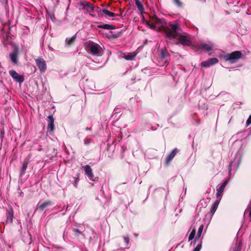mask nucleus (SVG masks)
<instances>
[{"instance_id":"nucleus-7","label":"nucleus","mask_w":251,"mask_h":251,"mask_svg":"<svg viewBox=\"0 0 251 251\" xmlns=\"http://www.w3.org/2000/svg\"><path fill=\"white\" fill-rule=\"evenodd\" d=\"M168 56L167 50L166 49L161 50L160 56L158 58V63L160 66H163L168 64Z\"/></svg>"},{"instance_id":"nucleus-28","label":"nucleus","mask_w":251,"mask_h":251,"mask_svg":"<svg viewBox=\"0 0 251 251\" xmlns=\"http://www.w3.org/2000/svg\"><path fill=\"white\" fill-rule=\"evenodd\" d=\"M242 248V242L239 241L238 243H236L235 249L233 251H241Z\"/></svg>"},{"instance_id":"nucleus-42","label":"nucleus","mask_w":251,"mask_h":251,"mask_svg":"<svg viewBox=\"0 0 251 251\" xmlns=\"http://www.w3.org/2000/svg\"><path fill=\"white\" fill-rule=\"evenodd\" d=\"M238 145V146H239V147H240V148L241 147H240V146H240V144H239V145Z\"/></svg>"},{"instance_id":"nucleus-31","label":"nucleus","mask_w":251,"mask_h":251,"mask_svg":"<svg viewBox=\"0 0 251 251\" xmlns=\"http://www.w3.org/2000/svg\"><path fill=\"white\" fill-rule=\"evenodd\" d=\"M201 65L202 67H205V68L209 67L211 66V65H210V62H209L208 60H206V61H202L201 63Z\"/></svg>"},{"instance_id":"nucleus-10","label":"nucleus","mask_w":251,"mask_h":251,"mask_svg":"<svg viewBox=\"0 0 251 251\" xmlns=\"http://www.w3.org/2000/svg\"><path fill=\"white\" fill-rule=\"evenodd\" d=\"M84 169L85 175L90 180L95 181L98 180L97 177L94 178V175L93 173L92 169L89 165H86L84 166Z\"/></svg>"},{"instance_id":"nucleus-27","label":"nucleus","mask_w":251,"mask_h":251,"mask_svg":"<svg viewBox=\"0 0 251 251\" xmlns=\"http://www.w3.org/2000/svg\"><path fill=\"white\" fill-rule=\"evenodd\" d=\"M75 39V36H73L72 37L70 38H67L66 39V43L68 45H70L72 43L74 42Z\"/></svg>"},{"instance_id":"nucleus-13","label":"nucleus","mask_w":251,"mask_h":251,"mask_svg":"<svg viewBox=\"0 0 251 251\" xmlns=\"http://www.w3.org/2000/svg\"><path fill=\"white\" fill-rule=\"evenodd\" d=\"M214 47V45L213 43L209 42L208 43L206 44L201 43L200 44V48L203 50L210 51Z\"/></svg>"},{"instance_id":"nucleus-29","label":"nucleus","mask_w":251,"mask_h":251,"mask_svg":"<svg viewBox=\"0 0 251 251\" xmlns=\"http://www.w3.org/2000/svg\"><path fill=\"white\" fill-rule=\"evenodd\" d=\"M208 60L211 66L217 64L219 61L218 59L216 58H212L209 59Z\"/></svg>"},{"instance_id":"nucleus-19","label":"nucleus","mask_w":251,"mask_h":251,"mask_svg":"<svg viewBox=\"0 0 251 251\" xmlns=\"http://www.w3.org/2000/svg\"><path fill=\"white\" fill-rule=\"evenodd\" d=\"M135 2L140 13L142 14L144 12V9L142 1L140 0H135Z\"/></svg>"},{"instance_id":"nucleus-23","label":"nucleus","mask_w":251,"mask_h":251,"mask_svg":"<svg viewBox=\"0 0 251 251\" xmlns=\"http://www.w3.org/2000/svg\"><path fill=\"white\" fill-rule=\"evenodd\" d=\"M27 164H28L27 161L25 160L23 162V164H22V167L21 168V176H23V175H24L25 171L27 167Z\"/></svg>"},{"instance_id":"nucleus-21","label":"nucleus","mask_w":251,"mask_h":251,"mask_svg":"<svg viewBox=\"0 0 251 251\" xmlns=\"http://www.w3.org/2000/svg\"><path fill=\"white\" fill-rule=\"evenodd\" d=\"M98 27L99 28H103L105 29L110 30L115 28V27L109 24H102L98 25Z\"/></svg>"},{"instance_id":"nucleus-12","label":"nucleus","mask_w":251,"mask_h":251,"mask_svg":"<svg viewBox=\"0 0 251 251\" xmlns=\"http://www.w3.org/2000/svg\"><path fill=\"white\" fill-rule=\"evenodd\" d=\"M228 183V180H226L224 181V182L221 184L220 186H218L217 188V193H216V196L217 198H221L222 197V194L223 192L224 191L226 186L227 184Z\"/></svg>"},{"instance_id":"nucleus-34","label":"nucleus","mask_w":251,"mask_h":251,"mask_svg":"<svg viewBox=\"0 0 251 251\" xmlns=\"http://www.w3.org/2000/svg\"><path fill=\"white\" fill-rule=\"evenodd\" d=\"M0 2L5 8L8 7V0H0Z\"/></svg>"},{"instance_id":"nucleus-38","label":"nucleus","mask_w":251,"mask_h":251,"mask_svg":"<svg viewBox=\"0 0 251 251\" xmlns=\"http://www.w3.org/2000/svg\"><path fill=\"white\" fill-rule=\"evenodd\" d=\"M124 240H125V242L127 244H128V243H129V239L128 236H125V237H124Z\"/></svg>"},{"instance_id":"nucleus-6","label":"nucleus","mask_w":251,"mask_h":251,"mask_svg":"<svg viewBox=\"0 0 251 251\" xmlns=\"http://www.w3.org/2000/svg\"><path fill=\"white\" fill-rule=\"evenodd\" d=\"M180 30V28L179 27V30L178 31V35L175 36V37L171 39V40H173L175 39L176 37H178V41H176L175 43L177 44L178 43L182 44L184 46H190L191 44V41L190 39V37L188 36H185L184 35H180L179 32Z\"/></svg>"},{"instance_id":"nucleus-41","label":"nucleus","mask_w":251,"mask_h":251,"mask_svg":"<svg viewBox=\"0 0 251 251\" xmlns=\"http://www.w3.org/2000/svg\"><path fill=\"white\" fill-rule=\"evenodd\" d=\"M86 129L87 130H91V128H86Z\"/></svg>"},{"instance_id":"nucleus-26","label":"nucleus","mask_w":251,"mask_h":251,"mask_svg":"<svg viewBox=\"0 0 251 251\" xmlns=\"http://www.w3.org/2000/svg\"><path fill=\"white\" fill-rule=\"evenodd\" d=\"M245 212L246 213H249V217H250V218L251 219V199L250 203H249V205H248V207L246 208Z\"/></svg>"},{"instance_id":"nucleus-20","label":"nucleus","mask_w":251,"mask_h":251,"mask_svg":"<svg viewBox=\"0 0 251 251\" xmlns=\"http://www.w3.org/2000/svg\"><path fill=\"white\" fill-rule=\"evenodd\" d=\"M84 8L88 12H92L94 11V6L93 5L89 2H86L84 5Z\"/></svg>"},{"instance_id":"nucleus-30","label":"nucleus","mask_w":251,"mask_h":251,"mask_svg":"<svg viewBox=\"0 0 251 251\" xmlns=\"http://www.w3.org/2000/svg\"><path fill=\"white\" fill-rule=\"evenodd\" d=\"M79 174H77L75 177V180L73 182V184L75 187H77V183L79 181Z\"/></svg>"},{"instance_id":"nucleus-9","label":"nucleus","mask_w":251,"mask_h":251,"mask_svg":"<svg viewBox=\"0 0 251 251\" xmlns=\"http://www.w3.org/2000/svg\"><path fill=\"white\" fill-rule=\"evenodd\" d=\"M35 62L41 72L44 73L47 69V65L45 60L41 57L35 59Z\"/></svg>"},{"instance_id":"nucleus-25","label":"nucleus","mask_w":251,"mask_h":251,"mask_svg":"<svg viewBox=\"0 0 251 251\" xmlns=\"http://www.w3.org/2000/svg\"><path fill=\"white\" fill-rule=\"evenodd\" d=\"M51 204V202L50 201H47L41 204L39 208L41 210H43L46 206L50 205Z\"/></svg>"},{"instance_id":"nucleus-16","label":"nucleus","mask_w":251,"mask_h":251,"mask_svg":"<svg viewBox=\"0 0 251 251\" xmlns=\"http://www.w3.org/2000/svg\"><path fill=\"white\" fill-rule=\"evenodd\" d=\"M100 15L101 16H105L106 17H112L117 16V14H116L114 13H112L111 12H110L108 10L104 9H100Z\"/></svg>"},{"instance_id":"nucleus-35","label":"nucleus","mask_w":251,"mask_h":251,"mask_svg":"<svg viewBox=\"0 0 251 251\" xmlns=\"http://www.w3.org/2000/svg\"><path fill=\"white\" fill-rule=\"evenodd\" d=\"M73 231L75 233V235L77 236H79V235L81 234V232L78 228H74Z\"/></svg>"},{"instance_id":"nucleus-37","label":"nucleus","mask_w":251,"mask_h":251,"mask_svg":"<svg viewBox=\"0 0 251 251\" xmlns=\"http://www.w3.org/2000/svg\"><path fill=\"white\" fill-rule=\"evenodd\" d=\"M251 124V115L249 116L246 122L247 126H249Z\"/></svg>"},{"instance_id":"nucleus-1","label":"nucleus","mask_w":251,"mask_h":251,"mask_svg":"<svg viewBox=\"0 0 251 251\" xmlns=\"http://www.w3.org/2000/svg\"><path fill=\"white\" fill-rule=\"evenodd\" d=\"M153 21L156 25V30L163 31L168 39L171 40L175 36L178 35V31L179 30V26L177 23H167L156 17L153 19Z\"/></svg>"},{"instance_id":"nucleus-3","label":"nucleus","mask_w":251,"mask_h":251,"mask_svg":"<svg viewBox=\"0 0 251 251\" xmlns=\"http://www.w3.org/2000/svg\"><path fill=\"white\" fill-rule=\"evenodd\" d=\"M86 48L88 52L93 55L100 56L102 54L101 48L96 43H89L86 45Z\"/></svg>"},{"instance_id":"nucleus-22","label":"nucleus","mask_w":251,"mask_h":251,"mask_svg":"<svg viewBox=\"0 0 251 251\" xmlns=\"http://www.w3.org/2000/svg\"><path fill=\"white\" fill-rule=\"evenodd\" d=\"M136 53H129L127 55H124L123 57L126 60H133L136 56Z\"/></svg>"},{"instance_id":"nucleus-14","label":"nucleus","mask_w":251,"mask_h":251,"mask_svg":"<svg viewBox=\"0 0 251 251\" xmlns=\"http://www.w3.org/2000/svg\"><path fill=\"white\" fill-rule=\"evenodd\" d=\"M48 118L49 120L48 125V130L50 133H51L53 132L54 129V119L52 115H49Z\"/></svg>"},{"instance_id":"nucleus-5","label":"nucleus","mask_w":251,"mask_h":251,"mask_svg":"<svg viewBox=\"0 0 251 251\" xmlns=\"http://www.w3.org/2000/svg\"><path fill=\"white\" fill-rule=\"evenodd\" d=\"M204 228V226L201 225L200 226L198 233L196 235V231L195 229H193L189 236V241H191V246H194L196 244L197 240L200 238Z\"/></svg>"},{"instance_id":"nucleus-17","label":"nucleus","mask_w":251,"mask_h":251,"mask_svg":"<svg viewBox=\"0 0 251 251\" xmlns=\"http://www.w3.org/2000/svg\"><path fill=\"white\" fill-rule=\"evenodd\" d=\"M178 151V150L176 148H175L168 155V156L166 158V163L167 164L169 163L172 160V159L174 158V157L176 156Z\"/></svg>"},{"instance_id":"nucleus-33","label":"nucleus","mask_w":251,"mask_h":251,"mask_svg":"<svg viewBox=\"0 0 251 251\" xmlns=\"http://www.w3.org/2000/svg\"><path fill=\"white\" fill-rule=\"evenodd\" d=\"M201 243L202 242L201 241L200 244H198L194 249L193 251H200L201 249Z\"/></svg>"},{"instance_id":"nucleus-24","label":"nucleus","mask_w":251,"mask_h":251,"mask_svg":"<svg viewBox=\"0 0 251 251\" xmlns=\"http://www.w3.org/2000/svg\"><path fill=\"white\" fill-rule=\"evenodd\" d=\"M209 201V198H207V199H202L199 202V205H201L203 207H206L207 203Z\"/></svg>"},{"instance_id":"nucleus-2","label":"nucleus","mask_w":251,"mask_h":251,"mask_svg":"<svg viewBox=\"0 0 251 251\" xmlns=\"http://www.w3.org/2000/svg\"><path fill=\"white\" fill-rule=\"evenodd\" d=\"M241 162V153L238 150L235 155L234 159L231 161L229 165V176L232 174V172L234 174L238 169Z\"/></svg>"},{"instance_id":"nucleus-32","label":"nucleus","mask_w":251,"mask_h":251,"mask_svg":"<svg viewBox=\"0 0 251 251\" xmlns=\"http://www.w3.org/2000/svg\"><path fill=\"white\" fill-rule=\"evenodd\" d=\"M147 26L152 30H156V25H155L153 23H150L149 22H146Z\"/></svg>"},{"instance_id":"nucleus-18","label":"nucleus","mask_w":251,"mask_h":251,"mask_svg":"<svg viewBox=\"0 0 251 251\" xmlns=\"http://www.w3.org/2000/svg\"><path fill=\"white\" fill-rule=\"evenodd\" d=\"M221 199V198H217V199L213 203V204L211 207L210 211V212L212 214V215L214 214L216 210H217Z\"/></svg>"},{"instance_id":"nucleus-36","label":"nucleus","mask_w":251,"mask_h":251,"mask_svg":"<svg viewBox=\"0 0 251 251\" xmlns=\"http://www.w3.org/2000/svg\"><path fill=\"white\" fill-rule=\"evenodd\" d=\"M174 2L176 5L178 7L181 6V3L179 1V0H174Z\"/></svg>"},{"instance_id":"nucleus-39","label":"nucleus","mask_w":251,"mask_h":251,"mask_svg":"<svg viewBox=\"0 0 251 251\" xmlns=\"http://www.w3.org/2000/svg\"><path fill=\"white\" fill-rule=\"evenodd\" d=\"M84 142L85 144L88 145L90 142V140L88 139V138L85 139L84 140Z\"/></svg>"},{"instance_id":"nucleus-8","label":"nucleus","mask_w":251,"mask_h":251,"mask_svg":"<svg viewBox=\"0 0 251 251\" xmlns=\"http://www.w3.org/2000/svg\"><path fill=\"white\" fill-rule=\"evenodd\" d=\"M9 75L12 78L17 82L22 83L24 81V77L22 75H19L15 70H11L9 71Z\"/></svg>"},{"instance_id":"nucleus-15","label":"nucleus","mask_w":251,"mask_h":251,"mask_svg":"<svg viewBox=\"0 0 251 251\" xmlns=\"http://www.w3.org/2000/svg\"><path fill=\"white\" fill-rule=\"evenodd\" d=\"M14 215L13 211L11 208L6 210V223L12 224Z\"/></svg>"},{"instance_id":"nucleus-40","label":"nucleus","mask_w":251,"mask_h":251,"mask_svg":"<svg viewBox=\"0 0 251 251\" xmlns=\"http://www.w3.org/2000/svg\"><path fill=\"white\" fill-rule=\"evenodd\" d=\"M238 144V142H235L233 144V146H235Z\"/></svg>"},{"instance_id":"nucleus-4","label":"nucleus","mask_w":251,"mask_h":251,"mask_svg":"<svg viewBox=\"0 0 251 251\" xmlns=\"http://www.w3.org/2000/svg\"><path fill=\"white\" fill-rule=\"evenodd\" d=\"M242 56V53L240 51H235L230 53L226 54L224 56V58L226 61L231 64L236 63Z\"/></svg>"},{"instance_id":"nucleus-11","label":"nucleus","mask_w":251,"mask_h":251,"mask_svg":"<svg viewBox=\"0 0 251 251\" xmlns=\"http://www.w3.org/2000/svg\"><path fill=\"white\" fill-rule=\"evenodd\" d=\"M19 50L18 48L16 47L13 51L9 54V58L14 64H17Z\"/></svg>"}]
</instances>
